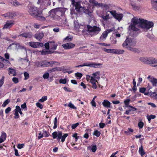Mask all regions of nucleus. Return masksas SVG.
I'll use <instances>...</instances> for the list:
<instances>
[{
    "label": "nucleus",
    "instance_id": "1",
    "mask_svg": "<svg viewBox=\"0 0 157 157\" xmlns=\"http://www.w3.org/2000/svg\"><path fill=\"white\" fill-rule=\"evenodd\" d=\"M131 22L132 24L130 27L132 30L135 31H137L139 30L138 28L136 27V25L139 26L147 30L153 27L154 26V23L152 22L148 21L137 17H135L132 18Z\"/></svg>",
    "mask_w": 157,
    "mask_h": 157
},
{
    "label": "nucleus",
    "instance_id": "2",
    "mask_svg": "<svg viewBox=\"0 0 157 157\" xmlns=\"http://www.w3.org/2000/svg\"><path fill=\"white\" fill-rule=\"evenodd\" d=\"M67 9L65 8L58 7L52 9L48 12L49 16L52 20L58 21L60 17L63 16Z\"/></svg>",
    "mask_w": 157,
    "mask_h": 157
},
{
    "label": "nucleus",
    "instance_id": "3",
    "mask_svg": "<svg viewBox=\"0 0 157 157\" xmlns=\"http://www.w3.org/2000/svg\"><path fill=\"white\" fill-rule=\"evenodd\" d=\"M105 13L101 14L100 17L105 21H107L109 19L112 18V16L116 20L118 21H120L122 19L123 15L120 13H117L116 10L107 11L105 12Z\"/></svg>",
    "mask_w": 157,
    "mask_h": 157
},
{
    "label": "nucleus",
    "instance_id": "4",
    "mask_svg": "<svg viewBox=\"0 0 157 157\" xmlns=\"http://www.w3.org/2000/svg\"><path fill=\"white\" fill-rule=\"evenodd\" d=\"M100 74L99 71H97L93 73L91 75H87L86 76V80L92 84V87L94 89H96L97 85H99L98 81L100 78Z\"/></svg>",
    "mask_w": 157,
    "mask_h": 157
},
{
    "label": "nucleus",
    "instance_id": "5",
    "mask_svg": "<svg viewBox=\"0 0 157 157\" xmlns=\"http://www.w3.org/2000/svg\"><path fill=\"white\" fill-rule=\"evenodd\" d=\"M72 4L75 7L76 11L79 13L83 12L86 14H89L92 12L93 10L90 9L91 6L89 4L87 8H86L85 7L81 6L80 2H76L74 0H72Z\"/></svg>",
    "mask_w": 157,
    "mask_h": 157
},
{
    "label": "nucleus",
    "instance_id": "6",
    "mask_svg": "<svg viewBox=\"0 0 157 157\" xmlns=\"http://www.w3.org/2000/svg\"><path fill=\"white\" fill-rule=\"evenodd\" d=\"M136 44V42L132 38H127L122 44V46L124 48L133 52H136L137 49L134 48Z\"/></svg>",
    "mask_w": 157,
    "mask_h": 157
},
{
    "label": "nucleus",
    "instance_id": "7",
    "mask_svg": "<svg viewBox=\"0 0 157 157\" xmlns=\"http://www.w3.org/2000/svg\"><path fill=\"white\" fill-rule=\"evenodd\" d=\"M89 1L90 3L92 4L93 6V9L94 6H96L97 7H102L104 8V9L103 11L102 12V13L100 15V16L101 14H104L105 13V12L107 11H109L108 10L109 8V6L105 4H103L101 3H99L97 2L95 0H89Z\"/></svg>",
    "mask_w": 157,
    "mask_h": 157
},
{
    "label": "nucleus",
    "instance_id": "8",
    "mask_svg": "<svg viewBox=\"0 0 157 157\" xmlns=\"http://www.w3.org/2000/svg\"><path fill=\"white\" fill-rule=\"evenodd\" d=\"M140 60L142 62L150 64L152 67H157V59H149L147 57H142L140 58Z\"/></svg>",
    "mask_w": 157,
    "mask_h": 157
},
{
    "label": "nucleus",
    "instance_id": "9",
    "mask_svg": "<svg viewBox=\"0 0 157 157\" xmlns=\"http://www.w3.org/2000/svg\"><path fill=\"white\" fill-rule=\"evenodd\" d=\"M87 31L92 35H96L98 34L101 31V28L97 26H87Z\"/></svg>",
    "mask_w": 157,
    "mask_h": 157
},
{
    "label": "nucleus",
    "instance_id": "10",
    "mask_svg": "<svg viewBox=\"0 0 157 157\" xmlns=\"http://www.w3.org/2000/svg\"><path fill=\"white\" fill-rule=\"evenodd\" d=\"M28 12L29 14L32 16L35 17L37 16L38 13L40 11H39L36 7L32 6L30 5L28 6Z\"/></svg>",
    "mask_w": 157,
    "mask_h": 157
},
{
    "label": "nucleus",
    "instance_id": "11",
    "mask_svg": "<svg viewBox=\"0 0 157 157\" xmlns=\"http://www.w3.org/2000/svg\"><path fill=\"white\" fill-rule=\"evenodd\" d=\"M104 51L108 53H113L115 54H123L124 52V51L123 50L116 49H107L105 48L103 49Z\"/></svg>",
    "mask_w": 157,
    "mask_h": 157
},
{
    "label": "nucleus",
    "instance_id": "12",
    "mask_svg": "<svg viewBox=\"0 0 157 157\" xmlns=\"http://www.w3.org/2000/svg\"><path fill=\"white\" fill-rule=\"evenodd\" d=\"M14 47H15L16 49L24 50L25 52H27L26 49L24 46L20 45L19 44H12L9 46L8 48L11 49L13 48Z\"/></svg>",
    "mask_w": 157,
    "mask_h": 157
},
{
    "label": "nucleus",
    "instance_id": "13",
    "mask_svg": "<svg viewBox=\"0 0 157 157\" xmlns=\"http://www.w3.org/2000/svg\"><path fill=\"white\" fill-rule=\"evenodd\" d=\"M43 61V64L44 67H48L49 66H52L53 64H56L57 65H59V63L56 61H47L44 60Z\"/></svg>",
    "mask_w": 157,
    "mask_h": 157
},
{
    "label": "nucleus",
    "instance_id": "14",
    "mask_svg": "<svg viewBox=\"0 0 157 157\" xmlns=\"http://www.w3.org/2000/svg\"><path fill=\"white\" fill-rule=\"evenodd\" d=\"M29 45L32 48H36L42 47L44 44L42 43L32 41L29 42Z\"/></svg>",
    "mask_w": 157,
    "mask_h": 157
},
{
    "label": "nucleus",
    "instance_id": "15",
    "mask_svg": "<svg viewBox=\"0 0 157 157\" xmlns=\"http://www.w3.org/2000/svg\"><path fill=\"white\" fill-rule=\"evenodd\" d=\"M37 3L41 5H46L47 6L51 5V2L50 0H38Z\"/></svg>",
    "mask_w": 157,
    "mask_h": 157
},
{
    "label": "nucleus",
    "instance_id": "16",
    "mask_svg": "<svg viewBox=\"0 0 157 157\" xmlns=\"http://www.w3.org/2000/svg\"><path fill=\"white\" fill-rule=\"evenodd\" d=\"M112 29H109L104 32L100 38V40L101 41L105 40L106 39L108 33L112 32Z\"/></svg>",
    "mask_w": 157,
    "mask_h": 157
},
{
    "label": "nucleus",
    "instance_id": "17",
    "mask_svg": "<svg viewBox=\"0 0 157 157\" xmlns=\"http://www.w3.org/2000/svg\"><path fill=\"white\" fill-rule=\"evenodd\" d=\"M75 44L72 43H69L63 44L62 45V47L65 49H69L74 48Z\"/></svg>",
    "mask_w": 157,
    "mask_h": 157
},
{
    "label": "nucleus",
    "instance_id": "18",
    "mask_svg": "<svg viewBox=\"0 0 157 157\" xmlns=\"http://www.w3.org/2000/svg\"><path fill=\"white\" fill-rule=\"evenodd\" d=\"M14 24V21H8L4 25L3 28V29H7L11 28Z\"/></svg>",
    "mask_w": 157,
    "mask_h": 157
},
{
    "label": "nucleus",
    "instance_id": "19",
    "mask_svg": "<svg viewBox=\"0 0 157 157\" xmlns=\"http://www.w3.org/2000/svg\"><path fill=\"white\" fill-rule=\"evenodd\" d=\"M147 78L149 81L152 83L153 86H157V79L151 75L148 76Z\"/></svg>",
    "mask_w": 157,
    "mask_h": 157
},
{
    "label": "nucleus",
    "instance_id": "20",
    "mask_svg": "<svg viewBox=\"0 0 157 157\" xmlns=\"http://www.w3.org/2000/svg\"><path fill=\"white\" fill-rule=\"evenodd\" d=\"M52 135L54 139H56L57 137V139L59 141L62 136V133L61 132H55L52 133Z\"/></svg>",
    "mask_w": 157,
    "mask_h": 157
},
{
    "label": "nucleus",
    "instance_id": "21",
    "mask_svg": "<svg viewBox=\"0 0 157 157\" xmlns=\"http://www.w3.org/2000/svg\"><path fill=\"white\" fill-rule=\"evenodd\" d=\"M102 63H97L94 62H88L89 67H93L94 68H98L101 67L102 65Z\"/></svg>",
    "mask_w": 157,
    "mask_h": 157
},
{
    "label": "nucleus",
    "instance_id": "22",
    "mask_svg": "<svg viewBox=\"0 0 157 157\" xmlns=\"http://www.w3.org/2000/svg\"><path fill=\"white\" fill-rule=\"evenodd\" d=\"M33 36V34L31 33H24L19 35L18 36H21L25 38H30Z\"/></svg>",
    "mask_w": 157,
    "mask_h": 157
},
{
    "label": "nucleus",
    "instance_id": "23",
    "mask_svg": "<svg viewBox=\"0 0 157 157\" xmlns=\"http://www.w3.org/2000/svg\"><path fill=\"white\" fill-rule=\"evenodd\" d=\"M44 34L43 33H39L35 34L34 37L38 40H40L43 37Z\"/></svg>",
    "mask_w": 157,
    "mask_h": 157
},
{
    "label": "nucleus",
    "instance_id": "24",
    "mask_svg": "<svg viewBox=\"0 0 157 157\" xmlns=\"http://www.w3.org/2000/svg\"><path fill=\"white\" fill-rule=\"evenodd\" d=\"M128 107L131 108V109H129L128 110H126L125 112L124 113L126 115H129L130 114V113L131 111H134L137 110V109L133 106L129 105Z\"/></svg>",
    "mask_w": 157,
    "mask_h": 157
},
{
    "label": "nucleus",
    "instance_id": "25",
    "mask_svg": "<svg viewBox=\"0 0 157 157\" xmlns=\"http://www.w3.org/2000/svg\"><path fill=\"white\" fill-rule=\"evenodd\" d=\"M111 103L107 100H104L102 103L103 105L107 108H109L110 107Z\"/></svg>",
    "mask_w": 157,
    "mask_h": 157
},
{
    "label": "nucleus",
    "instance_id": "26",
    "mask_svg": "<svg viewBox=\"0 0 157 157\" xmlns=\"http://www.w3.org/2000/svg\"><path fill=\"white\" fill-rule=\"evenodd\" d=\"M42 12L40 11L38 13V14L37 15V16H36L35 18L39 20L44 21L45 20V18L41 15Z\"/></svg>",
    "mask_w": 157,
    "mask_h": 157
},
{
    "label": "nucleus",
    "instance_id": "27",
    "mask_svg": "<svg viewBox=\"0 0 157 157\" xmlns=\"http://www.w3.org/2000/svg\"><path fill=\"white\" fill-rule=\"evenodd\" d=\"M151 4L153 8L157 10V2L154 0H151Z\"/></svg>",
    "mask_w": 157,
    "mask_h": 157
},
{
    "label": "nucleus",
    "instance_id": "28",
    "mask_svg": "<svg viewBox=\"0 0 157 157\" xmlns=\"http://www.w3.org/2000/svg\"><path fill=\"white\" fill-rule=\"evenodd\" d=\"M50 47L52 49H53V50H56V48H57V47L58 46V45L57 44H55V42L53 41H51V42H50Z\"/></svg>",
    "mask_w": 157,
    "mask_h": 157
},
{
    "label": "nucleus",
    "instance_id": "29",
    "mask_svg": "<svg viewBox=\"0 0 157 157\" xmlns=\"http://www.w3.org/2000/svg\"><path fill=\"white\" fill-rule=\"evenodd\" d=\"M149 95L153 99L157 100V94L156 92H149Z\"/></svg>",
    "mask_w": 157,
    "mask_h": 157
},
{
    "label": "nucleus",
    "instance_id": "30",
    "mask_svg": "<svg viewBox=\"0 0 157 157\" xmlns=\"http://www.w3.org/2000/svg\"><path fill=\"white\" fill-rule=\"evenodd\" d=\"M9 71V74H12L14 76H15L16 75V72L15 70L10 67L8 69Z\"/></svg>",
    "mask_w": 157,
    "mask_h": 157
},
{
    "label": "nucleus",
    "instance_id": "31",
    "mask_svg": "<svg viewBox=\"0 0 157 157\" xmlns=\"http://www.w3.org/2000/svg\"><path fill=\"white\" fill-rule=\"evenodd\" d=\"M43 61H36L35 62V65L37 67H44Z\"/></svg>",
    "mask_w": 157,
    "mask_h": 157
},
{
    "label": "nucleus",
    "instance_id": "32",
    "mask_svg": "<svg viewBox=\"0 0 157 157\" xmlns=\"http://www.w3.org/2000/svg\"><path fill=\"white\" fill-rule=\"evenodd\" d=\"M74 28L77 31L80 30V26L77 21L74 22Z\"/></svg>",
    "mask_w": 157,
    "mask_h": 157
},
{
    "label": "nucleus",
    "instance_id": "33",
    "mask_svg": "<svg viewBox=\"0 0 157 157\" xmlns=\"http://www.w3.org/2000/svg\"><path fill=\"white\" fill-rule=\"evenodd\" d=\"M6 134L4 132H2V135L0 137V139H1L2 140L4 141L6 140Z\"/></svg>",
    "mask_w": 157,
    "mask_h": 157
},
{
    "label": "nucleus",
    "instance_id": "34",
    "mask_svg": "<svg viewBox=\"0 0 157 157\" xmlns=\"http://www.w3.org/2000/svg\"><path fill=\"white\" fill-rule=\"evenodd\" d=\"M139 152L142 156H143L145 154V153L144 151L142 145H141V147L139 148Z\"/></svg>",
    "mask_w": 157,
    "mask_h": 157
},
{
    "label": "nucleus",
    "instance_id": "35",
    "mask_svg": "<svg viewBox=\"0 0 157 157\" xmlns=\"http://www.w3.org/2000/svg\"><path fill=\"white\" fill-rule=\"evenodd\" d=\"M156 117V116L155 115H147V119L148 121L150 122L151 119H154Z\"/></svg>",
    "mask_w": 157,
    "mask_h": 157
},
{
    "label": "nucleus",
    "instance_id": "36",
    "mask_svg": "<svg viewBox=\"0 0 157 157\" xmlns=\"http://www.w3.org/2000/svg\"><path fill=\"white\" fill-rule=\"evenodd\" d=\"M133 131V130L132 128H128V130L124 131V133L127 135H129L130 134V132H132Z\"/></svg>",
    "mask_w": 157,
    "mask_h": 157
},
{
    "label": "nucleus",
    "instance_id": "37",
    "mask_svg": "<svg viewBox=\"0 0 157 157\" xmlns=\"http://www.w3.org/2000/svg\"><path fill=\"white\" fill-rule=\"evenodd\" d=\"M68 136V134L65 133L64 134L63 136H62L61 137V142H63L65 141V138Z\"/></svg>",
    "mask_w": 157,
    "mask_h": 157
},
{
    "label": "nucleus",
    "instance_id": "38",
    "mask_svg": "<svg viewBox=\"0 0 157 157\" xmlns=\"http://www.w3.org/2000/svg\"><path fill=\"white\" fill-rule=\"evenodd\" d=\"M130 99H128L126 100H124V103L125 104V106L126 107H128V105L129 104V102L130 101Z\"/></svg>",
    "mask_w": 157,
    "mask_h": 157
},
{
    "label": "nucleus",
    "instance_id": "39",
    "mask_svg": "<svg viewBox=\"0 0 157 157\" xmlns=\"http://www.w3.org/2000/svg\"><path fill=\"white\" fill-rule=\"evenodd\" d=\"M61 69L60 67H56L54 68H53L51 70V72H54L56 71H61Z\"/></svg>",
    "mask_w": 157,
    "mask_h": 157
},
{
    "label": "nucleus",
    "instance_id": "40",
    "mask_svg": "<svg viewBox=\"0 0 157 157\" xmlns=\"http://www.w3.org/2000/svg\"><path fill=\"white\" fill-rule=\"evenodd\" d=\"M47 99V96H44L43 97L41 98L39 100V102H44V101L46 100Z\"/></svg>",
    "mask_w": 157,
    "mask_h": 157
},
{
    "label": "nucleus",
    "instance_id": "41",
    "mask_svg": "<svg viewBox=\"0 0 157 157\" xmlns=\"http://www.w3.org/2000/svg\"><path fill=\"white\" fill-rule=\"evenodd\" d=\"M100 133L98 130L95 131L93 133V135L96 136L97 137L99 136L100 135Z\"/></svg>",
    "mask_w": 157,
    "mask_h": 157
},
{
    "label": "nucleus",
    "instance_id": "42",
    "mask_svg": "<svg viewBox=\"0 0 157 157\" xmlns=\"http://www.w3.org/2000/svg\"><path fill=\"white\" fill-rule=\"evenodd\" d=\"M24 75L25 76L24 79L25 80L28 79L29 78V74L27 72H25L24 73Z\"/></svg>",
    "mask_w": 157,
    "mask_h": 157
},
{
    "label": "nucleus",
    "instance_id": "43",
    "mask_svg": "<svg viewBox=\"0 0 157 157\" xmlns=\"http://www.w3.org/2000/svg\"><path fill=\"white\" fill-rule=\"evenodd\" d=\"M10 102V100L7 99L6 100L2 105V106L3 107H5Z\"/></svg>",
    "mask_w": 157,
    "mask_h": 157
},
{
    "label": "nucleus",
    "instance_id": "44",
    "mask_svg": "<svg viewBox=\"0 0 157 157\" xmlns=\"http://www.w3.org/2000/svg\"><path fill=\"white\" fill-rule=\"evenodd\" d=\"M131 5L132 7V8L135 10H138L139 9V7L136 6V4L131 3Z\"/></svg>",
    "mask_w": 157,
    "mask_h": 157
},
{
    "label": "nucleus",
    "instance_id": "45",
    "mask_svg": "<svg viewBox=\"0 0 157 157\" xmlns=\"http://www.w3.org/2000/svg\"><path fill=\"white\" fill-rule=\"evenodd\" d=\"M57 117L55 118L54 121V125L53 127V129H55L57 128Z\"/></svg>",
    "mask_w": 157,
    "mask_h": 157
},
{
    "label": "nucleus",
    "instance_id": "46",
    "mask_svg": "<svg viewBox=\"0 0 157 157\" xmlns=\"http://www.w3.org/2000/svg\"><path fill=\"white\" fill-rule=\"evenodd\" d=\"M5 77L4 76H2V78L0 79V87L2 86L4 83Z\"/></svg>",
    "mask_w": 157,
    "mask_h": 157
},
{
    "label": "nucleus",
    "instance_id": "47",
    "mask_svg": "<svg viewBox=\"0 0 157 157\" xmlns=\"http://www.w3.org/2000/svg\"><path fill=\"white\" fill-rule=\"evenodd\" d=\"M59 82L60 83L65 84L67 82L66 79H61L59 80Z\"/></svg>",
    "mask_w": 157,
    "mask_h": 157
},
{
    "label": "nucleus",
    "instance_id": "48",
    "mask_svg": "<svg viewBox=\"0 0 157 157\" xmlns=\"http://www.w3.org/2000/svg\"><path fill=\"white\" fill-rule=\"evenodd\" d=\"M23 62L24 64H26V65H28V66L29 65L30 62L29 61V60L27 59H23Z\"/></svg>",
    "mask_w": 157,
    "mask_h": 157
},
{
    "label": "nucleus",
    "instance_id": "49",
    "mask_svg": "<svg viewBox=\"0 0 157 157\" xmlns=\"http://www.w3.org/2000/svg\"><path fill=\"white\" fill-rule=\"evenodd\" d=\"M144 124L143 122L140 121L139 122L138 124V126L140 129H141L143 128L144 126Z\"/></svg>",
    "mask_w": 157,
    "mask_h": 157
},
{
    "label": "nucleus",
    "instance_id": "50",
    "mask_svg": "<svg viewBox=\"0 0 157 157\" xmlns=\"http://www.w3.org/2000/svg\"><path fill=\"white\" fill-rule=\"evenodd\" d=\"M68 106L73 109H76V107L72 104L71 102H70L68 105Z\"/></svg>",
    "mask_w": 157,
    "mask_h": 157
},
{
    "label": "nucleus",
    "instance_id": "51",
    "mask_svg": "<svg viewBox=\"0 0 157 157\" xmlns=\"http://www.w3.org/2000/svg\"><path fill=\"white\" fill-rule=\"evenodd\" d=\"M70 14L72 17H73L74 15H76V13H75V10L73 9H71Z\"/></svg>",
    "mask_w": 157,
    "mask_h": 157
},
{
    "label": "nucleus",
    "instance_id": "52",
    "mask_svg": "<svg viewBox=\"0 0 157 157\" xmlns=\"http://www.w3.org/2000/svg\"><path fill=\"white\" fill-rule=\"evenodd\" d=\"M49 133L46 131H43V135L45 137H48L49 136Z\"/></svg>",
    "mask_w": 157,
    "mask_h": 157
},
{
    "label": "nucleus",
    "instance_id": "53",
    "mask_svg": "<svg viewBox=\"0 0 157 157\" xmlns=\"http://www.w3.org/2000/svg\"><path fill=\"white\" fill-rule=\"evenodd\" d=\"M92 151L93 152H95L97 150V147L96 145H93L91 148Z\"/></svg>",
    "mask_w": 157,
    "mask_h": 157
},
{
    "label": "nucleus",
    "instance_id": "54",
    "mask_svg": "<svg viewBox=\"0 0 157 157\" xmlns=\"http://www.w3.org/2000/svg\"><path fill=\"white\" fill-rule=\"evenodd\" d=\"M36 105L37 107L39 108L40 109H41L43 108V105L39 102L36 103Z\"/></svg>",
    "mask_w": 157,
    "mask_h": 157
},
{
    "label": "nucleus",
    "instance_id": "55",
    "mask_svg": "<svg viewBox=\"0 0 157 157\" xmlns=\"http://www.w3.org/2000/svg\"><path fill=\"white\" fill-rule=\"evenodd\" d=\"M21 110L19 106L17 105L16 106V109L14 110V111H17V112L18 113Z\"/></svg>",
    "mask_w": 157,
    "mask_h": 157
},
{
    "label": "nucleus",
    "instance_id": "56",
    "mask_svg": "<svg viewBox=\"0 0 157 157\" xmlns=\"http://www.w3.org/2000/svg\"><path fill=\"white\" fill-rule=\"evenodd\" d=\"M49 77V74L48 73H45L43 75L44 79H48Z\"/></svg>",
    "mask_w": 157,
    "mask_h": 157
},
{
    "label": "nucleus",
    "instance_id": "57",
    "mask_svg": "<svg viewBox=\"0 0 157 157\" xmlns=\"http://www.w3.org/2000/svg\"><path fill=\"white\" fill-rule=\"evenodd\" d=\"M12 81L15 83H17L19 82L18 78L16 77L13 78Z\"/></svg>",
    "mask_w": 157,
    "mask_h": 157
},
{
    "label": "nucleus",
    "instance_id": "58",
    "mask_svg": "<svg viewBox=\"0 0 157 157\" xmlns=\"http://www.w3.org/2000/svg\"><path fill=\"white\" fill-rule=\"evenodd\" d=\"M79 124L78 123H77L76 124H74L72 125L71 126V128L72 129H75L76 128Z\"/></svg>",
    "mask_w": 157,
    "mask_h": 157
},
{
    "label": "nucleus",
    "instance_id": "59",
    "mask_svg": "<svg viewBox=\"0 0 157 157\" xmlns=\"http://www.w3.org/2000/svg\"><path fill=\"white\" fill-rule=\"evenodd\" d=\"M11 110V108L10 107H8L5 110V112L6 114L8 113Z\"/></svg>",
    "mask_w": 157,
    "mask_h": 157
},
{
    "label": "nucleus",
    "instance_id": "60",
    "mask_svg": "<svg viewBox=\"0 0 157 157\" xmlns=\"http://www.w3.org/2000/svg\"><path fill=\"white\" fill-rule=\"evenodd\" d=\"M75 75L76 76L79 78H81L82 75V74L78 72L76 73Z\"/></svg>",
    "mask_w": 157,
    "mask_h": 157
},
{
    "label": "nucleus",
    "instance_id": "61",
    "mask_svg": "<svg viewBox=\"0 0 157 157\" xmlns=\"http://www.w3.org/2000/svg\"><path fill=\"white\" fill-rule=\"evenodd\" d=\"M72 39V37H70V36H67L64 39V40H67V41H70Z\"/></svg>",
    "mask_w": 157,
    "mask_h": 157
},
{
    "label": "nucleus",
    "instance_id": "62",
    "mask_svg": "<svg viewBox=\"0 0 157 157\" xmlns=\"http://www.w3.org/2000/svg\"><path fill=\"white\" fill-rule=\"evenodd\" d=\"M14 112H15V113L14 114L15 115L14 118L15 119L18 118H19V116L18 113L17 112V111H14Z\"/></svg>",
    "mask_w": 157,
    "mask_h": 157
},
{
    "label": "nucleus",
    "instance_id": "63",
    "mask_svg": "<svg viewBox=\"0 0 157 157\" xmlns=\"http://www.w3.org/2000/svg\"><path fill=\"white\" fill-rule=\"evenodd\" d=\"M13 5L15 6H17L19 5H21V4H20V3L17 1H15L13 2Z\"/></svg>",
    "mask_w": 157,
    "mask_h": 157
},
{
    "label": "nucleus",
    "instance_id": "64",
    "mask_svg": "<svg viewBox=\"0 0 157 157\" xmlns=\"http://www.w3.org/2000/svg\"><path fill=\"white\" fill-rule=\"evenodd\" d=\"M117 42V40L116 38H113V39L111 40V42L113 44H116Z\"/></svg>",
    "mask_w": 157,
    "mask_h": 157
}]
</instances>
